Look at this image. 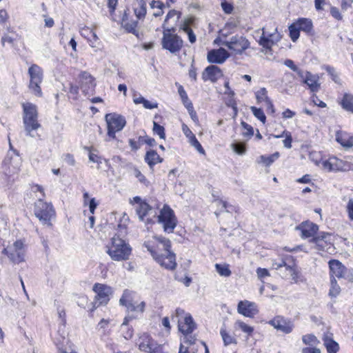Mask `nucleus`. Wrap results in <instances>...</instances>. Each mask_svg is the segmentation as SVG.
<instances>
[{"label":"nucleus","instance_id":"1","mask_svg":"<svg viewBox=\"0 0 353 353\" xmlns=\"http://www.w3.org/2000/svg\"><path fill=\"white\" fill-rule=\"evenodd\" d=\"M144 245L153 259L163 268L173 270L176 266V256L170 251L171 242L163 236H153Z\"/></svg>","mask_w":353,"mask_h":353},{"label":"nucleus","instance_id":"2","mask_svg":"<svg viewBox=\"0 0 353 353\" xmlns=\"http://www.w3.org/2000/svg\"><path fill=\"white\" fill-rule=\"evenodd\" d=\"M23 123L27 135L32 136V132L41 127L39 121L37 106L31 102L21 103Z\"/></svg>","mask_w":353,"mask_h":353},{"label":"nucleus","instance_id":"3","mask_svg":"<svg viewBox=\"0 0 353 353\" xmlns=\"http://www.w3.org/2000/svg\"><path fill=\"white\" fill-rule=\"evenodd\" d=\"M130 246L118 236H114L111 242L107 245V253L114 261L128 259L131 254Z\"/></svg>","mask_w":353,"mask_h":353},{"label":"nucleus","instance_id":"4","mask_svg":"<svg viewBox=\"0 0 353 353\" xmlns=\"http://www.w3.org/2000/svg\"><path fill=\"white\" fill-rule=\"evenodd\" d=\"M29 82L28 88L30 92L37 97H42L41 85L43 81V70L39 65L32 63L28 68Z\"/></svg>","mask_w":353,"mask_h":353},{"label":"nucleus","instance_id":"5","mask_svg":"<svg viewBox=\"0 0 353 353\" xmlns=\"http://www.w3.org/2000/svg\"><path fill=\"white\" fill-rule=\"evenodd\" d=\"M34 214L43 223L51 226L52 220L56 217V211L51 203L39 199L34 203Z\"/></svg>","mask_w":353,"mask_h":353},{"label":"nucleus","instance_id":"6","mask_svg":"<svg viewBox=\"0 0 353 353\" xmlns=\"http://www.w3.org/2000/svg\"><path fill=\"white\" fill-rule=\"evenodd\" d=\"M1 253L6 256L10 262L19 264L25 261L26 248L24 242L21 239L15 241L12 245L4 248Z\"/></svg>","mask_w":353,"mask_h":353},{"label":"nucleus","instance_id":"7","mask_svg":"<svg viewBox=\"0 0 353 353\" xmlns=\"http://www.w3.org/2000/svg\"><path fill=\"white\" fill-rule=\"evenodd\" d=\"M158 221L162 223L163 230L168 233H172L177 224L174 211L168 205H164L161 210Z\"/></svg>","mask_w":353,"mask_h":353},{"label":"nucleus","instance_id":"8","mask_svg":"<svg viewBox=\"0 0 353 353\" xmlns=\"http://www.w3.org/2000/svg\"><path fill=\"white\" fill-rule=\"evenodd\" d=\"M105 120L108 125V135L113 139L115 133L121 131L126 123L125 119L117 113L107 114Z\"/></svg>","mask_w":353,"mask_h":353},{"label":"nucleus","instance_id":"9","mask_svg":"<svg viewBox=\"0 0 353 353\" xmlns=\"http://www.w3.org/2000/svg\"><path fill=\"white\" fill-rule=\"evenodd\" d=\"M223 43L235 54H241L250 47L248 40L245 37L238 34L230 37L228 41H223Z\"/></svg>","mask_w":353,"mask_h":353},{"label":"nucleus","instance_id":"10","mask_svg":"<svg viewBox=\"0 0 353 353\" xmlns=\"http://www.w3.org/2000/svg\"><path fill=\"white\" fill-rule=\"evenodd\" d=\"M93 291L96 294L92 302L94 308H97L101 305H106L112 292L110 287L101 283H96L93 287Z\"/></svg>","mask_w":353,"mask_h":353},{"label":"nucleus","instance_id":"11","mask_svg":"<svg viewBox=\"0 0 353 353\" xmlns=\"http://www.w3.org/2000/svg\"><path fill=\"white\" fill-rule=\"evenodd\" d=\"M21 158L17 152L14 157L7 155L3 161V169L5 174L11 177L18 174L21 170Z\"/></svg>","mask_w":353,"mask_h":353},{"label":"nucleus","instance_id":"12","mask_svg":"<svg viewBox=\"0 0 353 353\" xmlns=\"http://www.w3.org/2000/svg\"><path fill=\"white\" fill-rule=\"evenodd\" d=\"M171 31L163 30L162 39L163 48L172 53L179 52L183 46V40L177 35L170 33Z\"/></svg>","mask_w":353,"mask_h":353},{"label":"nucleus","instance_id":"13","mask_svg":"<svg viewBox=\"0 0 353 353\" xmlns=\"http://www.w3.org/2000/svg\"><path fill=\"white\" fill-rule=\"evenodd\" d=\"M185 314L183 319H178L179 330L184 335H188L193 332L196 325L190 314H185V311L181 308L176 310V316L179 317Z\"/></svg>","mask_w":353,"mask_h":353},{"label":"nucleus","instance_id":"14","mask_svg":"<svg viewBox=\"0 0 353 353\" xmlns=\"http://www.w3.org/2000/svg\"><path fill=\"white\" fill-rule=\"evenodd\" d=\"M138 345L139 350L148 353H161V347L148 334L140 336Z\"/></svg>","mask_w":353,"mask_h":353},{"label":"nucleus","instance_id":"15","mask_svg":"<svg viewBox=\"0 0 353 353\" xmlns=\"http://www.w3.org/2000/svg\"><path fill=\"white\" fill-rule=\"evenodd\" d=\"M281 39V34L275 28L273 32H268L265 28H262V35L260 37L259 43L266 49L270 50L272 46L279 42Z\"/></svg>","mask_w":353,"mask_h":353},{"label":"nucleus","instance_id":"16","mask_svg":"<svg viewBox=\"0 0 353 353\" xmlns=\"http://www.w3.org/2000/svg\"><path fill=\"white\" fill-rule=\"evenodd\" d=\"M237 311L239 314L249 318H253L259 312L256 304L247 300L241 301L238 303Z\"/></svg>","mask_w":353,"mask_h":353},{"label":"nucleus","instance_id":"17","mask_svg":"<svg viewBox=\"0 0 353 353\" xmlns=\"http://www.w3.org/2000/svg\"><path fill=\"white\" fill-rule=\"evenodd\" d=\"M270 324L277 330H280L285 334L290 333L294 328V324L292 321L281 316L275 317L270 321Z\"/></svg>","mask_w":353,"mask_h":353},{"label":"nucleus","instance_id":"18","mask_svg":"<svg viewBox=\"0 0 353 353\" xmlns=\"http://www.w3.org/2000/svg\"><path fill=\"white\" fill-rule=\"evenodd\" d=\"M230 54L228 52L220 48L217 50H212L208 53L207 59L208 62L214 63H223L228 57Z\"/></svg>","mask_w":353,"mask_h":353},{"label":"nucleus","instance_id":"19","mask_svg":"<svg viewBox=\"0 0 353 353\" xmlns=\"http://www.w3.org/2000/svg\"><path fill=\"white\" fill-rule=\"evenodd\" d=\"M222 77L223 72L221 70L218 66L214 65L208 66L202 74V78L205 81H210L213 83L216 82Z\"/></svg>","mask_w":353,"mask_h":353},{"label":"nucleus","instance_id":"20","mask_svg":"<svg viewBox=\"0 0 353 353\" xmlns=\"http://www.w3.org/2000/svg\"><path fill=\"white\" fill-rule=\"evenodd\" d=\"M318 229L317 225L309 221L303 222L296 228V230L301 231V236L303 239L314 237Z\"/></svg>","mask_w":353,"mask_h":353},{"label":"nucleus","instance_id":"21","mask_svg":"<svg viewBox=\"0 0 353 353\" xmlns=\"http://www.w3.org/2000/svg\"><path fill=\"white\" fill-rule=\"evenodd\" d=\"M181 13L175 10H170L166 15L163 24V30L172 31L174 30Z\"/></svg>","mask_w":353,"mask_h":353},{"label":"nucleus","instance_id":"22","mask_svg":"<svg viewBox=\"0 0 353 353\" xmlns=\"http://www.w3.org/2000/svg\"><path fill=\"white\" fill-rule=\"evenodd\" d=\"M312 92H318L320 89L319 77L310 72H303V78H301Z\"/></svg>","mask_w":353,"mask_h":353},{"label":"nucleus","instance_id":"23","mask_svg":"<svg viewBox=\"0 0 353 353\" xmlns=\"http://www.w3.org/2000/svg\"><path fill=\"white\" fill-rule=\"evenodd\" d=\"M330 269L331 279H334V276L337 278H343L346 276V268L337 260H331L329 262Z\"/></svg>","mask_w":353,"mask_h":353},{"label":"nucleus","instance_id":"24","mask_svg":"<svg viewBox=\"0 0 353 353\" xmlns=\"http://www.w3.org/2000/svg\"><path fill=\"white\" fill-rule=\"evenodd\" d=\"M342 161L336 158H332L328 161H324L323 162V167L327 171L347 170V168H346L345 165H342Z\"/></svg>","mask_w":353,"mask_h":353},{"label":"nucleus","instance_id":"25","mask_svg":"<svg viewBox=\"0 0 353 353\" xmlns=\"http://www.w3.org/2000/svg\"><path fill=\"white\" fill-rule=\"evenodd\" d=\"M336 141L345 149L353 147V136H349V134L345 132H336Z\"/></svg>","mask_w":353,"mask_h":353},{"label":"nucleus","instance_id":"26","mask_svg":"<svg viewBox=\"0 0 353 353\" xmlns=\"http://www.w3.org/2000/svg\"><path fill=\"white\" fill-rule=\"evenodd\" d=\"M134 14L139 19H143L146 14V3L144 0H135L133 2Z\"/></svg>","mask_w":353,"mask_h":353},{"label":"nucleus","instance_id":"27","mask_svg":"<svg viewBox=\"0 0 353 353\" xmlns=\"http://www.w3.org/2000/svg\"><path fill=\"white\" fill-rule=\"evenodd\" d=\"M79 90H81L85 96L86 95V88H84L83 83L78 82V85L71 84L68 92L69 98L74 101L78 100L79 99Z\"/></svg>","mask_w":353,"mask_h":353},{"label":"nucleus","instance_id":"28","mask_svg":"<svg viewBox=\"0 0 353 353\" xmlns=\"http://www.w3.org/2000/svg\"><path fill=\"white\" fill-rule=\"evenodd\" d=\"M145 161L147 162L150 169L153 170V166L163 161V159L160 157L158 153L154 150H150L147 152Z\"/></svg>","mask_w":353,"mask_h":353},{"label":"nucleus","instance_id":"29","mask_svg":"<svg viewBox=\"0 0 353 353\" xmlns=\"http://www.w3.org/2000/svg\"><path fill=\"white\" fill-rule=\"evenodd\" d=\"M192 23V19H185L181 25L180 29L187 34L189 41L191 43H194L196 41V37L193 32L192 30L190 28V24Z\"/></svg>","mask_w":353,"mask_h":353},{"label":"nucleus","instance_id":"30","mask_svg":"<svg viewBox=\"0 0 353 353\" xmlns=\"http://www.w3.org/2000/svg\"><path fill=\"white\" fill-rule=\"evenodd\" d=\"M285 265H283V267L285 268L286 271H288L290 275L292 277V279L296 282L298 280V273L296 270V266L294 261L292 260L290 256H287L285 258Z\"/></svg>","mask_w":353,"mask_h":353},{"label":"nucleus","instance_id":"31","mask_svg":"<svg viewBox=\"0 0 353 353\" xmlns=\"http://www.w3.org/2000/svg\"><path fill=\"white\" fill-rule=\"evenodd\" d=\"M234 332H236L238 330H241L243 333L247 334L248 337L250 336L253 332H254V327L248 325L245 322H243L241 320H236L234 323Z\"/></svg>","mask_w":353,"mask_h":353},{"label":"nucleus","instance_id":"32","mask_svg":"<svg viewBox=\"0 0 353 353\" xmlns=\"http://www.w3.org/2000/svg\"><path fill=\"white\" fill-rule=\"evenodd\" d=\"M295 23L298 26L297 28L307 34L311 33L312 31L313 26L310 19L302 18L299 19Z\"/></svg>","mask_w":353,"mask_h":353},{"label":"nucleus","instance_id":"33","mask_svg":"<svg viewBox=\"0 0 353 353\" xmlns=\"http://www.w3.org/2000/svg\"><path fill=\"white\" fill-rule=\"evenodd\" d=\"M341 105L345 110L353 113V95L345 94L341 99Z\"/></svg>","mask_w":353,"mask_h":353},{"label":"nucleus","instance_id":"34","mask_svg":"<svg viewBox=\"0 0 353 353\" xmlns=\"http://www.w3.org/2000/svg\"><path fill=\"white\" fill-rule=\"evenodd\" d=\"M136 211L139 219L143 221L144 217L150 214L152 208L147 203L144 202L141 203L140 206H137Z\"/></svg>","mask_w":353,"mask_h":353},{"label":"nucleus","instance_id":"35","mask_svg":"<svg viewBox=\"0 0 353 353\" xmlns=\"http://www.w3.org/2000/svg\"><path fill=\"white\" fill-rule=\"evenodd\" d=\"M324 345L328 353H336L339 349V344L327 336L324 339Z\"/></svg>","mask_w":353,"mask_h":353},{"label":"nucleus","instance_id":"36","mask_svg":"<svg viewBox=\"0 0 353 353\" xmlns=\"http://www.w3.org/2000/svg\"><path fill=\"white\" fill-rule=\"evenodd\" d=\"M256 98L259 103L265 101L267 105L272 106V103L267 95V90L263 88L256 92Z\"/></svg>","mask_w":353,"mask_h":353},{"label":"nucleus","instance_id":"37","mask_svg":"<svg viewBox=\"0 0 353 353\" xmlns=\"http://www.w3.org/2000/svg\"><path fill=\"white\" fill-rule=\"evenodd\" d=\"M221 336L222 337V339L225 345H228L230 344H236L237 341L236 339L232 336L231 334H230L225 329L221 328L220 331Z\"/></svg>","mask_w":353,"mask_h":353},{"label":"nucleus","instance_id":"38","mask_svg":"<svg viewBox=\"0 0 353 353\" xmlns=\"http://www.w3.org/2000/svg\"><path fill=\"white\" fill-rule=\"evenodd\" d=\"M215 268L218 274L221 276L228 277L231 275L232 272L229 268V265L226 263L223 264H215Z\"/></svg>","mask_w":353,"mask_h":353},{"label":"nucleus","instance_id":"39","mask_svg":"<svg viewBox=\"0 0 353 353\" xmlns=\"http://www.w3.org/2000/svg\"><path fill=\"white\" fill-rule=\"evenodd\" d=\"M138 22L136 21H127L123 19L122 25L123 28L128 32L137 35L138 31L137 30Z\"/></svg>","mask_w":353,"mask_h":353},{"label":"nucleus","instance_id":"40","mask_svg":"<svg viewBox=\"0 0 353 353\" xmlns=\"http://www.w3.org/2000/svg\"><path fill=\"white\" fill-rule=\"evenodd\" d=\"M176 85L178 87L179 94L185 107L186 108L189 106V104H192V102L189 100L188 94L185 90H184L183 87L181 85H178L177 83H176Z\"/></svg>","mask_w":353,"mask_h":353},{"label":"nucleus","instance_id":"41","mask_svg":"<svg viewBox=\"0 0 353 353\" xmlns=\"http://www.w3.org/2000/svg\"><path fill=\"white\" fill-rule=\"evenodd\" d=\"M145 307V303L144 301L141 302L140 303L135 305L132 303H129L127 305V310L130 312H143Z\"/></svg>","mask_w":353,"mask_h":353},{"label":"nucleus","instance_id":"42","mask_svg":"<svg viewBox=\"0 0 353 353\" xmlns=\"http://www.w3.org/2000/svg\"><path fill=\"white\" fill-rule=\"evenodd\" d=\"M189 143L194 147L200 154H204L205 150L203 148L202 145L199 143V141L196 138L195 135L192 136L191 138L188 139Z\"/></svg>","mask_w":353,"mask_h":353},{"label":"nucleus","instance_id":"43","mask_svg":"<svg viewBox=\"0 0 353 353\" xmlns=\"http://www.w3.org/2000/svg\"><path fill=\"white\" fill-rule=\"evenodd\" d=\"M295 23L289 26L290 36L293 41H296L299 37L301 31Z\"/></svg>","mask_w":353,"mask_h":353},{"label":"nucleus","instance_id":"44","mask_svg":"<svg viewBox=\"0 0 353 353\" xmlns=\"http://www.w3.org/2000/svg\"><path fill=\"white\" fill-rule=\"evenodd\" d=\"M250 109L255 117L260 120L263 123H265L266 117L263 111L261 108H257L254 106H252Z\"/></svg>","mask_w":353,"mask_h":353},{"label":"nucleus","instance_id":"45","mask_svg":"<svg viewBox=\"0 0 353 353\" xmlns=\"http://www.w3.org/2000/svg\"><path fill=\"white\" fill-rule=\"evenodd\" d=\"M341 291V288L339 285L337 284L335 279H331V288L330 290L329 294L332 297H336L339 294Z\"/></svg>","mask_w":353,"mask_h":353},{"label":"nucleus","instance_id":"46","mask_svg":"<svg viewBox=\"0 0 353 353\" xmlns=\"http://www.w3.org/2000/svg\"><path fill=\"white\" fill-rule=\"evenodd\" d=\"M284 65L290 68L294 72H297L300 78H303V71L299 70L291 59H287L284 62Z\"/></svg>","mask_w":353,"mask_h":353},{"label":"nucleus","instance_id":"47","mask_svg":"<svg viewBox=\"0 0 353 353\" xmlns=\"http://www.w3.org/2000/svg\"><path fill=\"white\" fill-rule=\"evenodd\" d=\"M235 26L232 23H227L225 27L219 31L220 35L224 38L229 39L228 37L231 34L230 30L234 29Z\"/></svg>","mask_w":353,"mask_h":353},{"label":"nucleus","instance_id":"48","mask_svg":"<svg viewBox=\"0 0 353 353\" xmlns=\"http://www.w3.org/2000/svg\"><path fill=\"white\" fill-rule=\"evenodd\" d=\"M302 340L305 345H314L317 343V339L313 334L304 335L302 338Z\"/></svg>","mask_w":353,"mask_h":353},{"label":"nucleus","instance_id":"49","mask_svg":"<svg viewBox=\"0 0 353 353\" xmlns=\"http://www.w3.org/2000/svg\"><path fill=\"white\" fill-rule=\"evenodd\" d=\"M153 131L158 134L161 139L165 138V129L163 126L154 121Z\"/></svg>","mask_w":353,"mask_h":353},{"label":"nucleus","instance_id":"50","mask_svg":"<svg viewBox=\"0 0 353 353\" xmlns=\"http://www.w3.org/2000/svg\"><path fill=\"white\" fill-rule=\"evenodd\" d=\"M233 150L238 154H243L245 152V147L244 143H236L232 144Z\"/></svg>","mask_w":353,"mask_h":353},{"label":"nucleus","instance_id":"51","mask_svg":"<svg viewBox=\"0 0 353 353\" xmlns=\"http://www.w3.org/2000/svg\"><path fill=\"white\" fill-rule=\"evenodd\" d=\"M241 124L245 130V131L243 132V134L244 136L251 137L253 135V134H254L253 128L251 125H248L245 121H242Z\"/></svg>","mask_w":353,"mask_h":353},{"label":"nucleus","instance_id":"52","mask_svg":"<svg viewBox=\"0 0 353 353\" xmlns=\"http://www.w3.org/2000/svg\"><path fill=\"white\" fill-rule=\"evenodd\" d=\"M133 174L135 176L136 178L139 179V181L143 183L144 185H148V181L145 179V176L142 174V173L137 168H134L133 170Z\"/></svg>","mask_w":353,"mask_h":353},{"label":"nucleus","instance_id":"53","mask_svg":"<svg viewBox=\"0 0 353 353\" xmlns=\"http://www.w3.org/2000/svg\"><path fill=\"white\" fill-rule=\"evenodd\" d=\"M283 134H285V139L283 141L284 146L287 148H291L292 139L290 132L283 131Z\"/></svg>","mask_w":353,"mask_h":353},{"label":"nucleus","instance_id":"54","mask_svg":"<svg viewBox=\"0 0 353 353\" xmlns=\"http://www.w3.org/2000/svg\"><path fill=\"white\" fill-rule=\"evenodd\" d=\"M30 188L33 192H39L41 194L43 198L46 196L44 189L41 185L36 183H32L30 185Z\"/></svg>","mask_w":353,"mask_h":353},{"label":"nucleus","instance_id":"55","mask_svg":"<svg viewBox=\"0 0 353 353\" xmlns=\"http://www.w3.org/2000/svg\"><path fill=\"white\" fill-rule=\"evenodd\" d=\"M346 211L348 214V217L351 221H353V199H350L346 206Z\"/></svg>","mask_w":353,"mask_h":353},{"label":"nucleus","instance_id":"56","mask_svg":"<svg viewBox=\"0 0 353 353\" xmlns=\"http://www.w3.org/2000/svg\"><path fill=\"white\" fill-rule=\"evenodd\" d=\"M332 16L337 20H341L343 18L339 10L337 8L332 7L330 9Z\"/></svg>","mask_w":353,"mask_h":353},{"label":"nucleus","instance_id":"57","mask_svg":"<svg viewBox=\"0 0 353 353\" xmlns=\"http://www.w3.org/2000/svg\"><path fill=\"white\" fill-rule=\"evenodd\" d=\"M186 108H187V110H188V112L190 114V116L192 118V119L194 121H198V117L196 116V112L194 110L193 105L192 104H189V106L186 107Z\"/></svg>","mask_w":353,"mask_h":353},{"label":"nucleus","instance_id":"58","mask_svg":"<svg viewBox=\"0 0 353 353\" xmlns=\"http://www.w3.org/2000/svg\"><path fill=\"white\" fill-rule=\"evenodd\" d=\"M9 19L8 14L5 9L0 10V23H5Z\"/></svg>","mask_w":353,"mask_h":353},{"label":"nucleus","instance_id":"59","mask_svg":"<svg viewBox=\"0 0 353 353\" xmlns=\"http://www.w3.org/2000/svg\"><path fill=\"white\" fill-rule=\"evenodd\" d=\"M256 274L259 279H263L265 276H268L270 275L269 272L265 268H258L256 270Z\"/></svg>","mask_w":353,"mask_h":353},{"label":"nucleus","instance_id":"60","mask_svg":"<svg viewBox=\"0 0 353 353\" xmlns=\"http://www.w3.org/2000/svg\"><path fill=\"white\" fill-rule=\"evenodd\" d=\"M182 131L188 139L194 135L188 126L185 123H183L182 125Z\"/></svg>","mask_w":353,"mask_h":353},{"label":"nucleus","instance_id":"61","mask_svg":"<svg viewBox=\"0 0 353 353\" xmlns=\"http://www.w3.org/2000/svg\"><path fill=\"white\" fill-rule=\"evenodd\" d=\"M221 7L224 12L227 14L231 13L233 10V6L226 1H223L221 3Z\"/></svg>","mask_w":353,"mask_h":353},{"label":"nucleus","instance_id":"62","mask_svg":"<svg viewBox=\"0 0 353 353\" xmlns=\"http://www.w3.org/2000/svg\"><path fill=\"white\" fill-rule=\"evenodd\" d=\"M142 104L145 108L150 110L157 108L158 107V104L157 103H152L145 99L143 101Z\"/></svg>","mask_w":353,"mask_h":353},{"label":"nucleus","instance_id":"63","mask_svg":"<svg viewBox=\"0 0 353 353\" xmlns=\"http://www.w3.org/2000/svg\"><path fill=\"white\" fill-rule=\"evenodd\" d=\"M59 318L61 319V323L65 325L66 324V312L64 309L59 310Z\"/></svg>","mask_w":353,"mask_h":353},{"label":"nucleus","instance_id":"64","mask_svg":"<svg viewBox=\"0 0 353 353\" xmlns=\"http://www.w3.org/2000/svg\"><path fill=\"white\" fill-rule=\"evenodd\" d=\"M150 6L152 8H163L165 5L162 3L161 1H152V2L150 3Z\"/></svg>","mask_w":353,"mask_h":353}]
</instances>
